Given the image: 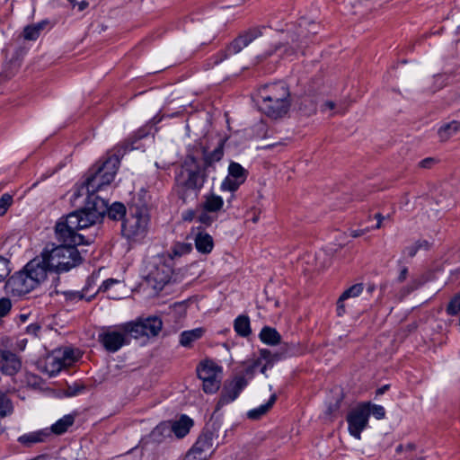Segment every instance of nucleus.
<instances>
[{
    "label": "nucleus",
    "mask_w": 460,
    "mask_h": 460,
    "mask_svg": "<svg viewBox=\"0 0 460 460\" xmlns=\"http://www.w3.org/2000/svg\"><path fill=\"white\" fill-rule=\"evenodd\" d=\"M460 132V121L452 120L442 124L438 129L439 141L447 142Z\"/></svg>",
    "instance_id": "obj_22"
},
{
    "label": "nucleus",
    "mask_w": 460,
    "mask_h": 460,
    "mask_svg": "<svg viewBox=\"0 0 460 460\" xmlns=\"http://www.w3.org/2000/svg\"><path fill=\"white\" fill-rule=\"evenodd\" d=\"M340 409V401L337 400L334 403L331 404L326 411V414L329 416L333 415Z\"/></svg>",
    "instance_id": "obj_53"
},
{
    "label": "nucleus",
    "mask_w": 460,
    "mask_h": 460,
    "mask_svg": "<svg viewBox=\"0 0 460 460\" xmlns=\"http://www.w3.org/2000/svg\"><path fill=\"white\" fill-rule=\"evenodd\" d=\"M13 198L9 193H4L0 198V217L6 214L8 208L12 206Z\"/></svg>",
    "instance_id": "obj_40"
},
{
    "label": "nucleus",
    "mask_w": 460,
    "mask_h": 460,
    "mask_svg": "<svg viewBox=\"0 0 460 460\" xmlns=\"http://www.w3.org/2000/svg\"><path fill=\"white\" fill-rule=\"evenodd\" d=\"M362 234H363V232H362V231H360V230H355V231H353V232L351 233V235H352L353 237H358V236H360Z\"/></svg>",
    "instance_id": "obj_64"
},
{
    "label": "nucleus",
    "mask_w": 460,
    "mask_h": 460,
    "mask_svg": "<svg viewBox=\"0 0 460 460\" xmlns=\"http://www.w3.org/2000/svg\"><path fill=\"white\" fill-rule=\"evenodd\" d=\"M13 411V406L11 400L5 394L0 391V418H4L7 415L12 414Z\"/></svg>",
    "instance_id": "obj_36"
},
{
    "label": "nucleus",
    "mask_w": 460,
    "mask_h": 460,
    "mask_svg": "<svg viewBox=\"0 0 460 460\" xmlns=\"http://www.w3.org/2000/svg\"><path fill=\"white\" fill-rule=\"evenodd\" d=\"M414 449H415V445L412 443H409L405 446L399 445L396 447V452L404 454V457L402 460H425V458L422 456H416L415 458H413L412 452Z\"/></svg>",
    "instance_id": "obj_37"
},
{
    "label": "nucleus",
    "mask_w": 460,
    "mask_h": 460,
    "mask_svg": "<svg viewBox=\"0 0 460 460\" xmlns=\"http://www.w3.org/2000/svg\"><path fill=\"white\" fill-rule=\"evenodd\" d=\"M119 163L118 157L111 156L102 165L89 172V175L79 190V192L85 191L87 194L85 205L83 208L72 212L73 214L87 218L99 212L98 222L102 219L107 210V201L96 192L114 180Z\"/></svg>",
    "instance_id": "obj_2"
},
{
    "label": "nucleus",
    "mask_w": 460,
    "mask_h": 460,
    "mask_svg": "<svg viewBox=\"0 0 460 460\" xmlns=\"http://www.w3.org/2000/svg\"><path fill=\"white\" fill-rule=\"evenodd\" d=\"M143 329L145 331V336L155 337L157 336L163 327V322L158 317H147L146 319H140Z\"/></svg>",
    "instance_id": "obj_24"
},
{
    "label": "nucleus",
    "mask_w": 460,
    "mask_h": 460,
    "mask_svg": "<svg viewBox=\"0 0 460 460\" xmlns=\"http://www.w3.org/2000/svg\"><path fill=\"white\" fill-rule=\"evenodd\" d=\"M235 332L242 337H247L251 334L250 319L246 315H239L234 322Z\"/></svg>",
    "instance_id": "obj_31"
},
{
    "label": "nucleus",
    "mask_w": 460,
    "mask_h": 460,
    "mask_svg": "<svg viewBox=\"0 0 460 460\" xmlns=\"http://www.w3.org/2000/svg\"><path fill=\"white\" fill-rule=\"evenodd\" d=\"M197 251L203 254H208L214 248L212 236L206 232H199L194 239Z\"/></svg>",
    "instance_id": "obj_21"
},
{
    "label": "nucleus",
    "mask_w": 460,
    "mask_h": 460,
    "mask_svg": "<svg viewBox=\"0 0 460 460\" xmlns=\"http://www.w3.org/2000/svg\"><path fill=\"white\" fill-rule=\"evenodd\" d=\"M8 261L0 256V281L9 275Z\"/></svg>",
    "instance_id": "obj_46"
},
{
    "label": "nucleus",
    "mask_w": 460,
    "mask_h": 460,
    "mask_svg": "<svg viewBox=\"0 0 460 460\" xmlns=\"http://www.w3.org/2000/svg\"><path fill=\"white\" fill-rule=\"evenodd\" d=\"M388 388H389V385H384V386H382V387L378 388V389L376 390V394H377V395L383 394L385 391H387V390H388Z\"/></svg>",
    "instance_id": "obj_60"
},
{
    "label": "nucleus",
    "mask_w": 460,
    "mask_h": 460,
    "mask_svg": "<svg viewBox=\"0 0 460 460\" xmlns=\"http://www.w3.org/2000/svg\"><path fill=\"white\" fill-rule=\"evenodd\" d=\"M172 437V429L170 421H163L159 423L150 433L149 438L154 442L160 444L167 438Z\"/></svg>",
    "instance_id": "obj_23"
},
{
    "label": "nucleus",
    "mask_w": 460,
    "mask_h": 460,
    "mask_svg": "<svg viewBox=\"0 0 460 460\" xmlns=\"http://www.w3.org/2000/svg\"><path fill=\"white\" fill-rule=\"evenodd\" d=\"M224 205L223 199L220 196L210 194L206 196L202 208L208 212H217Z\"/></svg>",
    "instance_id": "obj_32"
},
{
    "label": "nucleus",
    "mask_w": 460,
    "mask_h": 460,
    "mask_svg": "<svg viewBox=\"0 0 460 460\" xmlns=\"http://www.w3.org/2000/svg\"><path fill=\"white\" fill-rule=\"evenodd\" d=\"M375 218L377 220V223H376L375 228L379 229L382 226V222L385 217L380 213H377L375 215Z\"/></svg>",
    "instance_id": "obj_59"
},
{
    "label": "nucleus",
    "mask_w": 460,
    "mask_h": 460,
    "mask_svg": "<svg viewBox=\"0 0 460 460\" xmlns=\"http://www.w3.org/2000/svg\"><path fill=\"white\" fill-rule=\"evenodd\" d=\"M418 252H419V250H418L415 243L411 245L405 247V249L403 250V253L407 254L411 258L414 257Z\"/></svg>",
    "instance_id": "obj_50"
},
{
    "label": "nucleus",
    "mask_w": 460,
    "mask_h": 460,
    "mask_svg": "<svg viewBox=\"0 0 460 460\" xmlns=\"http://www.w3.org/2000/svg\"><path fill=\"white\" fill-rule=\"evenodd\" d=\"M418 288V283L416 280H412L410 284H408L406 287L402 288L401 290V297H404L410 293H411L413 290H415Z\"/></svg>",
    "instance_id": "obj_48"
},
{
    "label": "nucleus",
    "mask_w": 460,
    "mask_h": 460,
    "mask_svg": "<svg viewBox=\"0 0 460 460\" xmlns=\"http://www.w3.org/2000/svg\"><path fill=\"white\" fill-rule=\"evenodd\" d=\"M108 214L109 217L113 220L122 218L126 215V208L122 203H114L111 207L107 206L105 214Z\"/></svg>",
    "instance_id": "obj_35"
},
{
    "label": "nucleus",
    "mask_w": 460,
    "mask_h": 460,
    "mask_svg": "<svg viewBox=\"0 0 460 460\" xmlns=\"http://www.w3.org/2000/svg\"><path fill=\"white\" fill-rule=\"evenodd\" d=\"M85 390V386L82 384H74L73 385H68L66 390V395L68 397L76 396L83 393Z\"/></svg>",
    "instance_id": "obj_43"
},
{
    "label": "nucleus",
    "mask_w": 460,
    "mask_h": 460,
    "mask_svg": "<svg viewBox=\"0 0 460 460\" xmlns=\"http://www.w3.org/2000/svg\"><path fill=\"white\" fill-rule=\"evenodd\" d=\"M12 308V303L9 298H0V320L7 315Z\"/></svg>",
    "instance_id": "obj_44"
},
{
    "label": "nucleus",
    "mask_w": 460,
    "mask_h": 460,
    "mask_svg": "<svg viewBox=\"0 0 460 460\" xmlns=\"http://www.w3.org/2000/svg\"><path fill=\"white\" fill-rule=\"evenodd\" d=\"M196 370L206 394H215L218 391L222 378L221 367L212 360L206 359L199 364Z\"/></svg>",
    "instance_id": "obj_8"
},
{
    "label": "nucleus",
    "mask_w": 460,
    "mask_h": 460,
    "mask_svg": "<svg viewBox=\"0 0 460 460\" xmlns=\"http://www.w3.org/2000/svg\"><path fill=\"white\" fill-rule=\"evenodd\" d=\"M260 339L263 343L274 346L280 342L281 336L276 329L266 326L261 329Z\"/></svg>",
    "instance_id": "obj_29"
},
{
    "label": "nucleus",
    "mask_w": 460,
    "mask_h": 460,
    "mask_svg": "<svg viewBox=\"0 0 460 460\" xmlns=\"http://www.w3.org/2000/svg\"><path fill=\"white\" fill-rule=\"evenodd\" d=\"M407 276H408V269H407V267H403L401 270V271L397 277V281L400 283L403 282L407 279Z\"/></svg>",
    "instance_id": "obj_55"
},
{
    "label": "nucleus",
    "mask_w": 460,
    "mask_h": 460,
    "mask_svg": "<svg viewBox=\"0 0 460 460\" xmlns=\"http://www.w3.org/2000/svg\"><path fill=\"white\" fill-rule=\"evenodd\" d=\"M192 425L193 420L186 415H182L178 420L170 421L172 434L173 433L179 438L185 437Z\"/></svg>",
    "instance_id": "obj_20"
},
{
    "label": "nucleus",
    "mask_w": 460,
    "mask_h": 460,
    "mask_svg": "<svg viewBox=\"0 0 460 460\" xmlns=\"http://www.w3.org/2000/svg\"><path fill=\"white\" fill-rule=\"evenodd\" d=\"M192 245L190 243H176L172 247V253L174 257H180L191 252Z\"/></svg>",
    "instance_id": "obj_38"
},
{
    "label": "nucleus",
    "mask_w": 460,
    "mask_h": 460,
    "mask_svg": "<svg viewBox=\"0 0 460 460\" xmlns=\"http://www.w3.org/2000/svg\"><path fill=\"white\" fill-rule=\"evenodd\" d=\"M213 439V431L208 429H205L188 452L189 458H195L196 460H208L214 452Z\"/></svg>",
    "instance_id": "obj_11"
},
{
    "label": "nucleus",
    "mask_w": 460,
    "mask_h": 460,
    "mask_svg": "<svg viewBox=\"0 0 460 460\" xmlns=\"http://www.w3.org/2000/svg\"><path fill=\"white\" fill-rule=\"evenodd\" d=\"M364 289V286L362 283H358L348 289H346L341 295V300H347L349 298H353L358 296Z\"/></svg>",
    "instance_id": "obj_39"
},
{
    "label": "nucleus",
    "mask_w": 460,
    "mask_h": 460,
    "mask_svg": "<svg viewBox=\"0 0 460 460\" xmlns=\"http://www.w3.org/2000/svg\"><path fill=\"white\" fill-rule=\"evenodd\" d=\"M22 270L34 282L36 288L47 279L49 271H54L49 267V263H48L47 258L44 257L43 252L40 257H36L29 261Z\"/></svg>",
    "instance_id": "obj_12"
},
{
    "label": "nucleus",
    "mask_w": 460,
    "mask_h": 460,
    "mask_svg": "<svg viewBox=\"0 0 460 460\" xmlns=\"http://www.w3.org/2000/svg\"><path fill=\"white\" fill-rule=\"evenodd\" d=\"M48 433L44 430L31 432L19 437L18 441L25 447H31L36 443L44 441Z\"/></svg>",
    "instance_id": "obj_30"
},
{
    "label": "nucleus",
    "mask_w": 460,
    "mask_h": 460,
    "mask_svg": "<svg viewBox=\"0 0 460 460\" xmlns=\"http://www.w3.org/2000/svg\"><path fill=\"white\" fill-rule=\"evenodd\" d=\"M276 400H277V396L275 394H272L266 403L261 404L259 407L249 411L247 412L248 418L251 420L260 419L261 416H263L265 413H267L269 411V410L275 403Z\"/></svg>",
    "instance_id": "obj_33"
},
{
    "label": "nucleus",
    "mask_w": 460,
    "mask_h": 460,
    "mask_svg": "<svg viewBox=\"0 0 460 460\" xmlns=\"http://www.w3.org/2000/svg\"><path fill=\"white\" fill-rule=\"evenodd\" d=\"M260 110L268 117L279 119L287 114L290 107V93L285 83L264 85L259 92Z\"/></svg>",
    "instance_id": "obj_3"
},
{
    "label": "nucleus",
    "mask_w": 460,
    "mask_h": 460,
    "mask_svg": "<svg viewBox=\"0 0 460 460\" xmlns=\"http://www.w3.org/2000/svg\"><path fill=\"white\" fill-rule=\"evenodd\" d=\"M295 352H296L295 346L290 345V346H287L285 351L281 352V353L272 352L270 349H261L260 355H261V358L265 359L267 361V364H269L270 367H271L275 361L281 359L283 357H285V355L291 356V355H294Z\"/></svg>",
    "instance_id": "obj_26"
},
{
    "label": "nucleus",
    "mask_w": 460,
    "mask_h": 460,
    "mask_svg": "<svg viewBox=\"0 0 460 460\" xmlns=\"http://www.w3.org/2000/svg\"><path fill=\"white\" fill-rule=\"evenodd\" d=\"M74 360L73 350L58 351L47 358L45 368L49 376H55L63 368L70 367Z\"/></svg>",
    "instance_id": "obj_16"
},
{
    "label": "nucleus",
    "mask_w": 460,
    "mask_h": 460,
    "mask_svg": "<svg viewBox=\"0 0 460 460\" xmlns=\"http://www.w3.org/2000/svg\"><path fill=\"white\" fill-rule=\"evenodd\" d=\"M208 211H203L198 217L199 222L205 224L207 226L210 225L213 221V218L207 214Z\"/></svg>",
    "instance_id": "obj_49"
},
{
    "label": "nucleus",
    "mask_w": 460,
    "mask_h": 460,
    "mask_svg": "<svg viewBox=\"0 0 460 460\" xmlns=\"http://www.w3.org/2000/svg\"><path fill=\"white\" fill-rule=\"evenodd\" d=\"M445 84V76L442 75H437L432 78V85L427 89V92L434 93L441 89Z\"/></svg>",
    "instance_id": "obj_42"
},
{
    "label": "nucleus",
    "mask_w": 460,
    "mask_h": 460,
    "mask_svg": "<svg viewBox=\"0 0 460 460\" xmlns=\"http://www.w3.org/2000/svg\"><path fill=\"white\" fill-rule=\"evenodd\" d=\"M22 367L18 356L7 349H0V371L8 376L15 375Z\"/></svg>",
    "instance_id": "obj_18"
},
{
    "label": "nucleus",
    "mask_w": 460,
    "mask_h": 460,
    "mask_svg": "<svg viewBox=\"0 0 460 460\" xmlns=\"http://www.w3.org/2000/svg\"><path fill=\"white\" fill-rule=\"evenodd\" d=\"M226 139H219V142L216 148L208 152L207 149L203 150V170L206 171L211 167L215 163L219 162L224 155V146Z\"/></svg>",
    "instance_id": "obj_19"
},
{
    "label": "nucleus",
    "mask_w": 460,
    "mask_h": 460,
    "mask_svg": "<svg viewBox=\"0 0 460 460\" xmlns=\"http://www.w3.org/2000/svg\"><path fill=\"white\" fill-rule=\"evenodd\" d=\"M454 97L451 99V102H456L457 101H459L460 99V93L458 92H454Z\"/></svg>",
    "instance_id": "obj_62"
},
{
    "label": "nucleus",
    "mask_w": 460,
    "mask_h": 460,
    "mask_svg": "<svg viewBox=\"0 0 460 460\" xmlns=\"http://www.w3.org/2000/svg\"><path fill=\"white\" fill-rule=\"evenodd\" d=\"M246 385L247 380L243 376H235L231 381L226 382L217 403L216 411H219L225 405L234 402Z\"/></svg>",
    "instance_id": "obj_14"
},
{
    "label": "nucleus",
    "mask_w": 460,
    "mask_h": 460,
    "mask_svg": "<svg viewBox=\"0 0 460 460\" xmlns=\"http://www.w3.org/2000/svg\"><path fill=\"white\" fill-rule=\"evenodd\" d=\"M87 5H88V3H87V2H85V1H83V2L79 3V4H78V9H79V11H83V10H84V9L87 7Z\"/></svg>",
    "instance_id": "obj_61"
},
{
    "label": "nucleus",
    "mask_w": 460,
    "mask_h": 460,
    "mask_svg": "<svg viewBox=\"0 0 460 460\" xmlns=\"http://www.w3.org/2000/svg\"><path fill=\"white\" fill-rule=\"evenodd\" d=\"M247 175V170L240 164L231 162L228 166V174L221 183V190L235 191L245 181Z\"/></svg>",
    "instance_id": "obj_15"
},
{
    "label": "nucleus",
    "mask_w": 460,
    "mask_h": 460,
    "mask_svg": "<svg viewBox=\"0 0 460 460\" xmlns=\"http://www.w3.org/2000/svg\"><path fill=\"white\" fill-rule=\"evenodd\" d=\"M40 330V326L38 324H31L27 327V332L31 333L33 335H37Z\"/></svg>",
    "instance_id": "obj_56"
},
{
    "label": "nucleus",
    "mask_w": 460,
    "mask_h": 460,
    "mask_svg": "<svg viewBox=\"0 0 460 460\" xmlns=\"http://www.w3.org/2000/svg\"><path fill=\"white\" fill-rule=\"evenodd\" d=\"M98 341L108 352L111 353L117 352L129 342L121 324L103 328L98 335Z\"/></svg>",
    "instance_id": "obj_9"
},
{
    "label": "nucleus",
    "mask_w": 460,
    "mask_h": 460,
    "mask_svg": "<svg viewBox=\"0 0 460 460\" xmlns=\"http://www.w3.org/2000/svg\"><path fill=\"white\" fill-rule=\"evenodd\" d=\"M66 297L70 300H81L83 298V295L78 292H71L66 294Z\"/></svg>",
    "instance_id": "obj_58"
},
{
    "label": "nucleus",
    "mask_w": 460,
    "mask_h": 460,
    "mask_svg": "<svg viewBox=\"0 0 460 460\" xmlns=\"http://www.w3.org/2000/svg\"><path fill=\"white\" fill-rule=\"evenodd\" d=\"M148 220L147 215L137 208L122 223L123 236L131 242L141 241L146 234Z\"/></svg>",
    "instance_id": "obj_7"
},
{
    "label": "nucleus",
    "mask_w": 460,
    "mask_h": 460,
    "mask_svg": "<svg viewBox=\"0 0 460 460\" xmlns=\"http://www.w3.org/2000/svg\"><path fill=\"white\" fill-rule=\"evenodd\" d=\"M344 301L341 300V296L337 301V313L338 315L341 316L345 313V306H344Z\"/></svg>",
    "instance_id": "obj_54"
},
{
    "label": "nucleus",
    "mask_w": 460,
    "mask_h": 460,
    "mask_svg": "<svg viewBox=\"0 0 460 460\" xmlns=\"http://www.w3.org/2000/svg\"><path fill=\"white\" fill-rule=\"evenodd\" d=\"M205 329L202 327L184 331L180 335V344L182 347H191L192 343L203 337Z\"/></svg>",
    "instance_id": "obj_25"
},
{
    "label": "nucleus",
    "mask_w": 460,
    "mask_h": 460,
    "mask_svg": "<svg viewBox=\"0 0 460 460\" xmlns=\"http://www.w3.org/2000/svg\"><path fill=\"white\" fill-rule=\"evenodd\" d=\"M36 288L34 282H32L28 275L23 270L14 273L8 279L5 283V292L13 296H20L28 294Z\"/></svg>",
    "instance_id": "obj_13"
},
{
    "label": "nucleus",
    "mask_w": 460,
    "mask_h": 460,
    "mask_svg": "<svg viewBox=\"0 0 460 460\" xmlns=\"http://www.w3.org/2000/svg\"><path fill=\"white\" fill-rule=\"evenodd\" d=\"M98 214L100 213L97 212V214L85 218L81 217L80 215L70 213L65 218L57 222L55 234L62 244L49 243L42 251L49 267L54 271H68L82 262V257L76 246L89 244L92 239H85L83 234H77L76 231L97 224Z\"/></svg>",
    "instance_id": "obj_1"
},
{
    "label": "nucleus",
    "mask_w": 460,
    "mask_h": 460,
    "mask_svg": "<svg viewBox=\"0 0 460 460\" xmlns=\"http://www.w3.org/2000/svg\"><path fill=\"white\" fill-rule=\"evenodd\" d=\"M114 283H117L116 279H108L105 281L102 282V286L100 287L99 290L101 291H107Z\"/></svg>",
    "instance_id": "obj_52"
},
{
    "label": "nucleus",
    "mask_w": 460,
    "mask_h": 460,
    "mask_svg": "<svg viewBox=\"0 0 460 460\" xmlns=\"http://www.w3.org/2000/svg\"><path fill=\"white\" fill-rule=\"evenodd\" d=\"M438 163L435 157H427L419 163V167L422 169H430Z\"/></svg>",
    "instance_id": "obj_47"
},
{
    "label": "nucleus",
    "mask_w": 460,
    "mask_h": 460,
    "mask_svg": "<svg viewBox=\"0 0 460 460\" xmlns=\"http://www.w3.org/2000/svg\"><path fill=\"white\" fill-rule=\"evenodd\" d=\"M262 35V28H252L233 40L226 49L228 55L237 54L252 40Z\"/></svg>",
    "instance_id": "obj_17"
},
{
    "label": "nucleus",
    "mask_w": 460,
    "mask_h": 460,
    "mask_svg": "<svg viewBox=\"0 0 460 460\" xmlns=\"http://www.w3.org/2000/svg\"><path fill=\"white\" fill-rule=\"evenodd\" d=\"M418 250H429L431 243L427 240H418L415 242Z\"/></svg>",
    "instance_id": "obj_51"
},
{
    "label": "nucleus",
    "mask_w": 460,
    "mask_h": 460,
    "mask_svg": "<svg viewBox=\"0 0 460 460\" xmlns=\"http://www.w3.org/2000/svg\"><path fill=\"white\" fill-rule=\"evenodd\" d=\"M172 260L171 256L156 255L145 261L143 277L155 292L161 291L169 282L172 273Z\"/></svg>",
    "instance_id": "obj_5"
},
{
    "label": "nucleus",
    "mask_w": 460,
    "mask_h": 460,
    "mask_svg": "<svg viewBox=\"0 0 460 460\" xmlns=\"http://www.w3.org/2000/svg\"><path fill=\"white\" fill-rule=\"evenodd\" d=\"M46 22H39L37 24H32L26 26L23 30V37L28 40H35L39 38L40 31L45 27Z\"/></svg>",
    "instance_id": "obj_34"
},
{
    "label": "nucleus",
    "mask_w": 460,
    "mask_h": 460,
    "mask_svg": "<svg viewBox=\"0 0 460 460\" xmlns=\"http://www.w3.org/2000/svg\"><path fill=\"white\" fill-rule=\"evenodd\" d=\"M370 414H373L377 420H382L385 416V410L381 405L370 403Z\"/></svg>",
    "instance_id": "obj_45"
},
{
    "label": "nucleus",
    "mask_w": 460,
    "mask_h": 460,
    "mask_svg": "<svg viewBox=\"0 0 460 460\" xmlns=\"http://www.w3.org/2000/svg\"><path fill=\"white\" fill-rule=\"evenodd\" d=\"M122 329H124L126 336L139 339L145 336V331L143 329L142 323L140 319L133 322H128L122 323Z\"/></svg>",
    "instance_id": "obj_28"
},
{
    "label": "nucleus",
    "mask_w": 460,
    "mask_h": 460,
    "mask_svg": "<svg viewBox=\"0 0 460 460\" xmlns=\"http://www.w3.org/2000/svg\"><path fill=\"white\" fill-rule=\"evenodd\" d=\"M75 417V413L66 414L63 416L50 427L51 432L56 435L64 434L74 424Z\"/></svg>",
    "instance_id": "obj_27"
},
{
    "label": "nucleus",
    "mask_w": 460,
    "mask_h": 460,
    "mask_svg": "<svg viewBox=\"0 0 460 460\" xmlns=\"http://www.w3.org/2000/svg\"><path fill=\"white\" fill-rule=\"evenodd\" d=\"M370 415V402L359 404L347 416L349 431L351 436L359 439L360 434L366 429Z\"/></svg>",
    "instance_id": "obj_10"
},
{
    "label": "nucleus",
    "mask_w": 460,
    "mask_h": 460,
    "mask_svg": "<svg viewBox=\"0 0 460 460\" xmlns=\"http://www.w3.org/2000/svg\"><path fill=\"white\" fill-rule=\"evenodd\" d=\"M206 181L205 171L199 166L193 156H190L176 177V186L179 197L183 200L193 194L198 196Z\"/></svg>",
    "instance_id": "obj_4"
},
{
    "label": "nucleus",
    "mask_w": 460,
    "mask_h": 460,
    "mask_svg": "<svg viewBox=\"0 0 460 460\" xmlns=\"http://www.w3.org/2000/svg\"><path fill=\"white\" fill-rule=\"evenodd\" d=\"M317 24L302 18L298 26L294 31L288 35V39L285 44L279 45L276 50L283 49V53L287 58H296L299 53H304L305 48L308 45L311 36L317 33Z\"/></svg>",
    "instance_id": "obj_6"
},
{
    "label": "nucleus",
    "mask_w": 460,
    "mask_h": 460,
    "mask_svg": "<svg viewBox=\"0 0 460 460\" xmlns=\"http://www.w3.org/2000/svg\"><path fill=\"white\" fill-rule=\"evenodd\" d=\"M460 312V294L454 296L447 306V313L449 315H456Z\"/></svg>",
    "instance_id": "obj_41"
},
{
    "label": "nucleus",
    "mask_w": 460,
    "mask_h": 460,
    "mask_svg": "<svg viewBox=\"0 0 460 460\" xmlns=\"http://www.w3.org/2000/svg\"><path fill=\"white\" fill-rule=\"evenodd\" d=\"M335 108V103L332 101H326L323 105H322V111H332Z\"/></svg>",
    "instance_id": "obj_57"
},
{
    "label": "nucleus",
    "mask_w": 460,
    "mask_h": 460,
    "mask_svg": "<svg viewBox=\"0 0 460 460\" xmlns=\"http://www.w3.org/2000/svg\"><path fill=\"white\" fill-rule=\"evenodd\" d=\"M193 215H194V214H193V212H192V211H190V212H188V214H187V215H185V216L183 217V218H184L185 220H191V219L193 218Z\"/></svg>",
    "instance_id": "obj_63"
}]
</instances>
